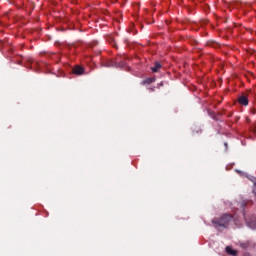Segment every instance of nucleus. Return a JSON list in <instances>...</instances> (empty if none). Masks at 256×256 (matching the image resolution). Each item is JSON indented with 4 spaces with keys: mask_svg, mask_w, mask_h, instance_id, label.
<instances>
[{
    "mask_svg": "<svg viewBox=\"0 0 256 256\" xmlns=\"http://www.w3.org/2000/svg\"><path fill=\"white\" fill-rule=\"evenodd\" d=\"M238 103L240 105L247 106V105H249V98H247V96H245V95H242L238 98Z\"/></svg>",
    "mask_w": 256,
    "mask_h": 256,
    "instance_id": "7ed1b4c3",
    "label": "nucleus"
},
{
    "mask_svg": "<svg viewBox=\"0 0 256 256\" xmlns=\"http://www.w3.org/2000/svg\"><path fill=\"white\" fill-rule=\"evenodd\" d=\"M226 253H228V255L237 256V250H234L231 246L226 247Z\"/></svg>",
    "mask_w": 256,
    "mask_h": 256,
    "instance_id": "20e7f679",
    "label": "nucleus"
},
{
    "mask_svg": "<svg viewBox=\"0 0 256 256\" xmlns=\"http://www.w3.org/2000/svg\"><path fill=\"white\" fill-rule=\"evenodd\" d=\"M151 83H155V77H148L143 82L142 85H151Z\"/></svg>",
    "mask_w": 256,
    "mask_h": 256,
    "instance_id": "39448f33",
    "label": "nucleus"
},
{
    "mask_svg": "<svg viewBox=\"0 0 256 256\" xmlns=\"http://www.w3.org/2000/svg\"><path fill=\"white\" fill-rule=\"evenodd\" d=\"M161 69V63L156 62L154 66L151 68L152 73H157Z\"/></svg>",
    "mask_w": 256,
    "mask_h": 256,
    "instance_id": "423d86ee",
    "label": "nucleus"
},
{
    "mask_svg": "<svg viewBox=\"0 0 256 256\" xmlns=\"http://www.w3.org/2000/svg\"><path fill=\"white\" fill-rule=\"evenodd\" d=\"M241 247L243 249H248L249 248V243H243V244H241Z\"/></svg>",
    "mask_w": 256,
    "mask_h": 256,
    "instance_id": "0eeeda50",
    "label": "nucleus"
},
{
    "mask_svg": "<svg viewBox=\"0 0 256 256\" xmlns=\"http://www.w3.org/2000/svg\"><path fill=\"white\" fill-rule=\"evenodd\" d=\"M72 73H74V75H83V73H85V69L77 65L72 69Z\"/></svg>",
    "mask_w": 256,
    "mask_h": 256,
    "instance_id": "f03ea898",
    "label": "nucleus"
},
{
    "mask_svg": "<svg viewBox=\"0 0 256 256\" xmlns=\"http://www.w3.org/2000/svg\"><path fill=\"white\" fill-rule=\"evenodd\" d=\"M231 221H233V216H231V214H224L219 220L214 221V223L219 225V227H229V223H231Z\"/></svg>",
    "mask_w": 256,
    "mask_h": 256,
    "instance_id": "f257e3e1",
    "label": "nucleus"
}]
</instances>
